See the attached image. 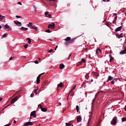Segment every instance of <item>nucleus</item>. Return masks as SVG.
<instances>
[{
	"label": "nucleus",
	"instance_id": "obj_1",
	"mask_svg": "<svg viewBox=\"0 0 126 126\" xmlns=\"http://www.w3.org/2000/svg\"><path fill=\"white\" fill-rule=\"evenodd\" d=\"M19 98V96H17L14 98L12 99V100H11V104H14V103H15V102H16V101H17V100H18Z\"/></svg>",
	"mask_w": 126,
	"mask_h": 126
},
{
	"label": "nucleus",
	"instance_id": "obj_2",
	"mask_svg": "<svg viewBox=\"0 0 126 126\" xmlns=\"http://www.w3.org/2000/svg\"><path fill=\"white\" fill-rule=\"evenodd\" d=\"M55 23H52V24H50L48 25V28L49 29H55Z\"/></svg>",
	"mask_w": 126,
	"mask_h": 126
},
{
	"label": "nucleus",
	"instance_id": "obj_3",
	"mask_svg": "<svg viewBox=\"0 0 126 126\" xmlns=\"http://www.w3.org/2000/svg\"><path fill=\"white\" fill-rule=\"evenodd\" d=\"M117 123V117H115L111 122L112 125H115Z\"/></svg>",
	"mask_w": 126,
	"mask_h": 126
},
{
	"label": "nucleus",
	"instance_id": "obj_4",
	"mask_svg": "<svg viewBox=\"0 0 126 126\" xmlns=\"http://www.w3.org/2000/svg\"><path fill=\"white\" fill-rule=\"evenodd\" d=\"M31 117H34V118H36V111L34 110L31 112Z\"/></svg>",
	"mask_w": 126,
	"mask_h": 126
},
{
	"label": "nucleus",
	"instance_id": "obj_5",
	"mask_svg": "<svg viewBox=\"0 0 126 126\" xmlns=\"http://www.w3.org/2000/svg\"><path fill=\"white\" fill-rule=\"evenodd\" d=\"M126 54V46L125 47L124 50L120 51V55H124Z\"/></svg>",
	"mask_w": 126,
	"mask_h": 126
},
{
	"label": "nucleus",
	"instance_id": "obj_6",
	"mask_svg": "<svg viewBox=\"0 0 126 126\" xmlns=\"http://www.w3.org/2000/svg\"><path fill=\"white\" fill-rule=\"evenodd\" d=\"M116 37H117V38H118V39H120L121 38H123L124 36H123V33H120V35L118 34H116Z\"/></svg>",
	"mask_w": 126,
	"mask_h": 126
},
{
	"label": "nucleus",
	"instance_id": "obj_7",
	"mask_svg": "<svg viewBox=\"0 0 126 126\" xmlns=\"http://www.w3.org/2000/svg\"><path fill=\"white\" fill-rule=\"evenodd\" d=\"M41 75H39L37 77V79H36V84H39V83H40V78L41 77Z\"/></svg>",
	"mask_w": 126,
	"mask_h": 126
},
{
	"label": "nucleus",
	"instance_id": "obj_8",
	"mask_svg": "<svg viewBox=\"0 0 126 126\" xmlns=\"http://www.w3.org/2000/svg\"><path fill=\"white\" fill-rule=\"evenodd\" d=\"M14 22L15 24H16L19 27H20L22 25L21 22H20L19 21L16 22V21H14Z\"/></svg>",
	"mask_w": 126,
	"mask_h": 126
},
{
	"label": "nucleus",
	"instance_id": "obj_9",
	"mask_svg": "<svg viewBox=\"0 0 126 126\" xmlns=\"http://www.w3.org/2000/svg\"><path fill=\"white\" fill-rule=\"evenodd\" d=\"M82 118L80 117V116H77V121L78 123H80V122H81Z\"/></svg>",
	"mask_w": 126,
	"mask_h": 126
},
{
	"label": "nucleus",
	"instance_id": "obj_10",
	"mask_svg": "<svg viewBox=\"0 0 126 126\" xmlns=\"http://www.w3.org/2000/svg\"><path fill=\"white\" fill-rule=\"evenodd\" d=\"M64 40L66 42H69L71 40V38L70 37H67Z\"/></svg>",
	"mask_w": 126,
	"mask_h": 126
},
{
	"label": "nucleus",
	"instance_id": "obj_11",
	"mask_svg": "<svg viewBox=\"0 0 126 126\" xmlns=\"http://www.w3.org/2000/svg\"><path fill=\"white\" fill-rule=\"evenodd\" d=\"M122 26H120L118 28H117L116 30H115V31L116 32H118L119 31H120L122 29Z\"/></svg>",
	"mask_w": 126,
	"mask_h": 126
},
{
	"label": "nucleus",
	"instance_id": "obj_12",
	"mask_svg": "<svg viewBox=\"0 0 126 126\" xmlns=\"http://www.w3.org/2000/svg\"><path fill=\"white\" fill-rule=\"evenodd\" d=\"M30 29H34V30H35V31H38V29L36 27H31Z\"/></svg>",
	"mask_w": 126,
	"mask_h": 126
},
{
	"label": "nucleus",
	"instance_id": "obj_13",
	"mask_svg": "<svg viewBox=\"0 0 126 126\" xmlns=\"http://www.w3.org/2000/svg\"><path fill=\"white\" fill-rule=\"evenodd\" d=\"M101 50L98 48V49H96L95 53L97 55V54H99V53H101Z\"/></svg>",
	"mask_w": 126,
	"mask_h": 126
},
{
	"label": "nucleus",
	"instance_id": "obj_14",
	"mask_svg": "<svg viewBox=\"0 0 126 126\" xmlns=\"http://www.w3.org/2000/svg\"><path fill=\"white\" fill-rule=\"evenodd\" d=\"M41 110L42 111V112H47V108H41Z\"/></svg>",
	"mask_w": 126,
	"mask_h": 126
},
{
	"label": "nucleus",
	"instance_id": "obj_15",
	"mask_svg": "<svg viewBox=\"0 0 126 126\" xmlns=\"http://www.w3.org/2000/svg\"><path fill=\"white\" fill-rule=\"evenodd\" d=\"M64 67V65L63 64H61L60 65V69H63Z\"/></svg>",
	"mask_w": 126,
	"mask_h": 126
},
{
	"label": "nucleus",
	"instance_id": "obj_16",
	"mask_svg": "<svg viewBox=\"0 0 126 126\" xmlns=\"http://www.w3.org/2000/svg\"><path fill=\"white\" fill-rule=\"evenodd\" d=\"M113 78L112 76H109L108 77V79L107 81H111V80H113Z\"/></svg>",
	"mask_w": 126,
	"mask_h": 126
},
{
	"label": "nucleus",
	"instance_id": "obj_17",
	"mask_svg": "<svg viewBox=\"0 0 126 126\" xmlns=\"http://www.w3.org/2000/svg\"><path fill=\"white\" fill-rule=\"evenodd\" d=\"M27 124H28V126H33L34 124L33 123L30 122H27Z\"/></svg>",
	"mask_w": 126,
	"mask_h": 126
},
{
	"label": "nucleus",
	"instance_id": "obj_18",
	"mask_svg": "<svg viewBox=\"0 0 126 126\" xmlns=\"http://www.w3.org/2000/svg\"><path fill=\"white\" fill-rule=\"evenodd\" d=\"M94 101H95V98H94V99L93 100V102L92 103V107L93 108V109L94 108Z\"/></svg>",
	"mask_w": 126,
	"mask_h": 126
},
{
	"label": "nucleus",
	"instance_id": "obj_19",
	"mask_svg": "<svg viewBox=\"0 0 126 126\" xmlns=\"http://www.w3.org/2000/svg\"><path fill=\"white\" fill-rule=\"evenodd\" d=\"M75 88H76V85H75L72 89L71 90V91L69 92V94L71 93L72 92L73 90H75Z\"/></svg>",
	"mask_w": 126,
	"mask_h": 126
},
{
	"label": "nucleus",
	"instance_id": "obj_20",
	"mask_svg": "<svg viewBox=\"0 0 126 126\" xmlns=\"http://www.w3.org/2000/svg\"><path fill=\"white\" fill-rule=\"evenodd\" d=\"M39 89V88L38 87H36V89L34 91V93L35 94V95H37V90Z\"/></svg>",
	"mask_w": 126,
	"mask_h": 126
},
{
	"label": "nucleus",
	"instance_id": "obj_21",
	"mask_svg": "<svg viewBox=\"0 0 126 126\" xmlns=\"http://www.w3.org/2000/svg\"><path fill=\"white\" fill-rule=\"evenodd\" d=\"M33 25V23L30 22L29 24L28 25V27H32Z\"/></svg>",
	"mask_w": 126,
	"mask_h": 126
},
{
	"label": "nucleus",
	"instance_id": "obj_22",
	"mask_svg": "<svg viewBox=\"0 0 126 126\" xmlns=\"http://www.w3.org/2000/svg\"><path fill=\"white\" fill-rule=\"evenodd\" d=\"M58 87H63V83H60L58 85Z\"/></svg>",
	"mask_w": 126,
	"mask_h": 126
},
{
	"label": "nucleus",
	"instance_id": "obj_23",
	"mask_svg": "<svg viewBox=\"0 0 126 126\" xmlns=\"http://www.w3.org/2000/svg\"><path fill=\"white\" fill-rule=\"evenodd\" d=\"M109 57L110 58V62H111L112 61V60H113V57H112V56L111 54L109 55Z\"/></svg>",
	"mask_w": 126,
	"mask_h": 126
},
{
	"label": "nucleus",
	"instance_id": "obj_24",
	"mask_svg": "<svg viewBox=\"0 0 126 126\" xmlns=\"http://www.w3.org/2000/svg\"><path fill=\"white\" fill-rule=\"evenodd\" d=\"M5 17V16H2L0 14V21H1L3 18Z\"/></svg>",
	"mask_w": 126,
	"mask_h": 126
},
{
	"label": "nucleus",
	"instance_id": "obj_25",
	"mask_svg": "<svg viewBox=\"0 0 126 126\" xmlns=\"http://www.w3.org/2000/svg\"><path fill=\"white\" fill-rule=\"evenodd\" d=\"M4 28H7V29H9L10 28V27H9V26H8V25L6 24V25L4 26Z\"/></svg>",
	"mask_w": 126,
	"mask_h": 126
},
{
	"label": "nucleus",
	"instance_id": "obj_26",
	"mask_svg": "<svg viewBox=\"0 0 126 126\" xmlns=\"http://www.w3.org/2000/svg\"><path fill=\"white\" fill-rule=\"evenodd\" d=\"M80 64H82V62H80L77 63V67L79 66Z\"/></svg>",
	"mask_w": 126,
	"mask_h": 126
},
{
	"label": "nucleus",
	"instance_id": "obj_27",
	"mask_svg": "<svg viewBox=\"0 0 126 126\" xmlns=\"http://www.w3.org/2000/svg\"><path fill=\"white\" fill-rule=\"evenodd\" d=\"M76 111L77 113L79 112V106L78 105L76 106Z\"/></svg>",
	"mask_w": 126,
	"mask_h": 126
},
{
	"label": "nucleus",
	"instance_id": "obj_28",
	"mask_svg": "<svg viewBox=\"0 0 126 126\" xmlns=\"http://www.w3.org/2000/svg\"><path fill=\"white\" fill-rule=\"evenodd\" d=\"M85 78H86V79H88V78H89V74L87 73L85 75Z\"/></svg>",
	"mask_w": 126,
	"mask_h": 126
},
{
	"label": "nucleus",
	"instance_id": "obj_29",
	"mask_svg": "<svg viewBox=\"0 0 126 126\" xmlns=\"http://www.w3.org/2000/svg\"><path fill=\"white\" fill-rule=\"evenodd\" d=\"M27 41H28L29 44H30L31 43V39H30L29 38H27Z\"/></svg>",
	"mask_w": 126,
	"mask_h": 126
},
{
	"label": "nucleus",
	"instance_id": "obj_30",
	"mask_svg": "<svg viewBox=\"0 0 126 126\" xmlns=\"http://www.w3.org/2000/svg\"><path fill=\"white\" fill-rule=\"evenodd\" d=\"M65 125H66L65 126H71V123H65Z\"/></svg>",
	"mask_w": 126,
	"mask_h": 126
},
{
	"label": "nucleus",
	"instance_id": "obj_31",
	"mask_svg": "<svg viewBox=\"0 0 126 126\" xmlns=\"http://www.w3.org/2000/svg\"><path fill=\"white\" fill-rule=\"evenodd\" d=\"M45 32L47 33H51V30H50V29H47L45 31Z\"/></svg>",
	"mask_w": 126,
	"mask_h": 126
},
{
	"label": "nucleus",
	"instance_id": "obj_32",
	"mask_svg": "<svg viewBox=\"0 0 126 126\" xmlns=\"http://www.w3.org/2000/svg\"><path fill=\"white\" fill-rule=\"evenodd\" d=\"M122 122L126 121V117L123 118L122 119Z\"/></svg>",
	"mask_w": 126,
	"mask_h": 126
},
{
	"label": "nucleus",
	"instance_id": "obj_33",
	"mask_svg": "<svg viewBox=\"0 0 126 126\" xmlns=\"http://www.w3.org/2000/svg\"><path fill=\"white\" fill-rule=\"evenodd\" d=\"M6 36H7V33H4L3 35L2 38H5V37H6Z\"/></svg>",
	"mask_w": 126,
	"mask_h": 126
},
{
	"label": "nucleus",
	"instance_id": "obj_34",
	"mask_svg": "<svg viewBox=\"0 0 126 126\" xmlns=\"http://www.w3.org/2000/svg\"><path fill=\"white\" fill-rule=\"evenodd\" d=\"M75 40V38H73L72 40H70V43H73V42H74V40Z\"/></svg>",
	"mask_w": 126,
	"mask_h": 126
},
{
	"label": "nucleus",
	"instance_id": "obj_35",
	"mask_svg": "<svg viewBox=\"0 0 126 126\" xmlns=\"http://www.w3.org/2000/svg\"><path fill=\"white\" fill-rule=\"evenodd\" d=\"M25 49H27V47H28V44H27L24 46Z\"/></svg>",
	"mask_w": 126,
	"mask_h": 126
},
{
	"label": "nucleus",
	"instance_id": "obj_36",
	"mask_svg": "<svg viewBox=\"0 0 126 126\" xmlns=\"http://www.w3.org/2000/svg\"><path fill=\"white\" fill-rule=\"evenodd\" d=\"M82 63H85V59H82Z\"/></svg>",
	"mask_w": 126,
	"mask_h": 126
},
{
	"label": "nucleus",
	"instance_id": "obj_37",
	"mask_svg": "<svg viewBox=\"0 0 126 126\" xmlns=\"http://www.w3.org/2000/svg\"><path fill=\"white\" fill-rule=\"evenodd\" d=\"M38 108H40V109H41L42 108H43V107H42V105L39 104V105H38Z\"/></svg>",
	"mask_w": 126,
	"mask_h": 126
},
{
	"label": "nucleus",
	"instance_id": "obj_38",
	"mask_svg": "<svg viewBox=\"0 0 126 126\" xmlns=\"http://www.w3.org/2000/svg\"><path fill=\"white\" fill-rule=\"evenodd\" d=\"M71 57V54H69V56H68V60H70V57Z\"/></svg>",
	"mask_w": 126,
	"mask_h": 126
},
{
	"label": "nucleus",
	"instance_id": "obj_39",
	"mask_svg": "<svg viewBox=\"0 0 126 126\" xmlns=\"http://www.w3.org/2000/svg\"><path fill=\"white\" fill-rule=\"evenodd\" d=\"M16 18H21V16H17V15H16Z\"/></svg>",
	"mask_w": 126,
	"mask_h": 126
},
{
	"label": "nucleus",
	"instance_id": "obj_40",
	"mask_svg": "<svg viewBox=\"0 0 126 126\" xmlns=\"http://www.w3.org/2000/svg\"><path fill=\"white\" fill-rule=\"evenodd\" d=\"M21 30H25V28H24V27H22L21 28Z\"/></svg>",
	"mask_w": 126,
	"mask_h": 126
},
{
	"label": "nucleus",
	"instance_id": "obj_41",
	"mask_svg": "<svg viewBox=\"0 0 126 126\" xmlns=\"http://www.w3.org/2000/svg\"><path fill=\"white\" fill-rule=\"evenodd\" d=\"M48 14H49V12L47 11L45 13V15L47 16Z\"/></svg>",
	"mask_w": 126,
	"mask_h": 126
},
{
	"label": "nucleus",
	"instance_id": "obj_42",
	"mask_svg": "<svg viewBox=\"0 0 126 126\" xmlns=\"http://www.w3.org/2000/svg\"><path fill=\"white\" fill-rule=\"evenodd\" d=\"M49 18H52V15L51 14H48V17Z\"/></svg>",
	"mask_w": 126,
	"mask_h": 126
},
{
	"label": "nucleus",
	"instance_id": "obj_43",
	"mask_svg": "<svg viewBox=\"0 0 126 126\" xmlns=\"http://www.w3.org/2000/svg\"><path fill=\"white\" fill-rule=\"evenodd\" d=\"M98 76V73L95 72V76L97 77V76Z\"/></svg>",
	"mask_w": 126,
	"mask_h": 126
},
{
	"label": "nucleus",
	"instance_id": "obj_44",
	"mask_svg": "<svg viewBox=\"0 0 126 126\" xmlns=\"http://www.w3.org/2000/svg\"><path fill=\"white\" fill-rule=\"evenodd\" d=\"M33 96H34V94H33V93H32V94H31V97H32V98H33Z\"/></svg>",
	"mask_w": 126,
	"mask_h": 126
},
{
	"label": "nucleus",
	"instance_id": "obj_45",
	"mask_svg": "<svg viewBox=\"0 0 126 126\" xmlns=\"http://www.w3.org/2000/svg\"><path fill=\"white\" fill-rule=\"evenodd\" d=\"M17 4H20V5H22V3H21V2H18Z\"/></svg>",
	"mask_w": 126,
	"mask_h": 126
},
{
	"label": "nucleus",
	"instance_id": "obj_46",
	"mask_svg": "<svg viewBox=\"0 0 126 126\" xmlns=\"http://www.w3.org/2000/svg\"><path fill=\"white\" fill-rule=\"evenodd\" d=\"M12 59H14V57H11L9 59L10 61H12Z\"/></svg>",
	"mask_w": 126,
	"mask_h": 126
},
{
	"label": "nucleus",
	"instance_id": "obj_47",
	"mask_svg": "<svg viewBox=\"0 0 126 126\" xmlns=\"http://www.w3.org/2000/svg\"><path fill=\"white\" fill-rule=\"evenodd\" d=\"M53 51H54V50L51 49V50H50L48 51V52H49V53H52V52H53Z\"/></svg>",
	"mask_w": 126,
	"mask_h": 126
},
{
	"label": "nucleus",
	"instance_id": "obj_48",
	"mask_svg": "<svg viewBox=\"0 0 126 126\" xmlns=\"http://www.w3.org/2000/svg\"><path fill=\"white\" fill-rule=\"evenodd\" d=\"M10 125H11L10 123H9V124H8L5 125L4 126H10Z\"/></svg>",
	"mask_w": 126,
	"mask_h": 126
},
{
	"label": "nucleus",
	"instance_id": "obj_49",
	"mask_svg": "<svg viewBox=\"0 0 126 126\" xmlns=\"http://www.w3.org/2000/svg\"><path fill=\"white\" fill-rule=\"evenodd\" d=\"M64 44L66 45V46H67V45H68V42H67V41H66L65 42H64Z\"/></svg>",
	"mask_w": 126,
	"mask_h": 126
},
{
	"label": "nucleus",
	"instance_id": "obj_50",
	"mask_svg": "<svg viewBox=\"0 0 126 126\" xmlns=\"http://www.w3.org/2000/svg\"><path fill=\"white\" fill-rule=\"evenodd\" d=\"M100 93V92H98L97 93V94H95V97H97V96L98 95V94Z\"/></svg>",
	"mask_w": 126,
	"mask_h": 126
},
{
	"label": "nucleus",
	"instance_id": "obj_51",
	"mask_svg": "<svg viewBox=\"0 0 126 126\" xmlns=\"http://www.w3.org/2000/svg\"><path fill=\"white\" fill-rule=\"evenodd\" d=\"M106 25L107 26H109L110 25V24L108 22H106Z\"/></svg>",
	"mask_w": 126,
	"mask_h": 126
},
{
	"label": "nucleus",
	"instance_id": "obj_52",
	"mask_svg": "<svg viewBox=\"0 0 126 126\" xmlns=\"http://www.w3.org/2000/svg\"><path fill=\"white\" fill-rule=\"evenodd\" d=\"M34 63H36V64L38 63V62L37 61H34Z\"/></svg>",
	"mask_w": 126,
	"mask_h": 126
},
{
	"label": "nucleus",
	"instance_id": "obj_53",
	"mask_svg": "<svg viewBox=\"0 0 126 126\" xmlns=\"http://www.w3.org/2000/svg\"><path fill=\"white\" fill-rule=\"evenodd\" d=\"M34 10L35 12H37V8L36 7H34Z\"/></svg>",
	"mask_w": 126,
	"mask_h": 126
},
{
	"label": "nucleus",
	"instance_id": "obj_54",
	"mask_svg": "<svg viewBox=\"0 0 126 126\" xmlns=\"http://www.w3.org/2000/svg\"><path fill=\"white\" fill-rule=\"evenodd\" d=\"M27 30H28V28H25L24 31H27Z\"/></svg>",
	"mask_w": 126,
	"mask_h": 126
},
{
	"label": "nucleus",
	"instance_id": "obj_55",
	"mask_svg": "<svg viewBox=\"0 0 126 126\" xmlns=\"http://www.w3.org/2000/svg\"><path fill=\"white\" fill-rule=\"evenodd\" d=\"M24 126H28V124H27V123H26V124H25L24 125Z\"/></svg>",
	"mask_w": 126,
	"mask_h": 126
},
{
	"label": "nucleus",
	"instance_id": "obj_56",
	"mask_svg": "<svg viewBox=\"0 0 126 126\" xmlns=\"http://www.w3.org/2000/svg\"><path fill=\"white\" fill-rule=\"evenodd\" d=\"M111 83H112V84H114V83H115V82H114V80H113L111 82Z\"/></svg>",
	"mask_w": 126,
	"mask_h": 126
},
{
	"label": "nucleus",
	"instance_id": "obj_57",
	"mask_svg": "<svg viewBox=\"0 0 126 126\" xmlns=\"http://www.w3.org/2000/svg\"><path fill=\"white\" fill-rule=\"evenodd\" d=\"M117 19V16H116V17H115V18H114L115 21H116Z\"/></svg>",
	"mask_w": 126,
	"mask_h": 126
},
{
	"label": "nucleus",
	"instance_id": "obj_58",
	"mask_svg": "<svg viewBox=\"0 0 126 126\" xmlns=\"http://www.w3.org/2000/svg\"><path fill=\"white\" fill-rule=\"evenodd\" d=\"M16 123H17L16 121L14 120V122H13L14 125H15V124H16Z\"/></svg>",
	"mask_w": 126,
	"mask_h": 126
},
{
	"label": "nucleus",
	"instance_id": "obj_59",
	"mask_svg": "<svg viewBox=\"0 0 126 126\" xmlns=\"http://www.w3.org/2000/svg\"><path fill=\"white\" fill-rule=\"evenodd\" d=\"M57 49H58V45L56 46V47H55V50L56 51V50H57Z\"/></svg>",
	"mask_w": 126,
	"mask_h": 126
},
{
	"label": "nucleus",
	"instance_id": "obj_60",
	"mask_svg": "<svg viewBox=\"0 0 126 126\" xmlns=\"http://www.w3.org/2000/svg\"><path fill=\"white\" fill-rule=\"evenodd\" d=\"M2 101V98L0 97V102H1Z\"/></svg>",
	"mask_w": 126,
	"mask_h": 126
},
{
	"label": "nucleus",
	"instance_id": "obj_61",
	"mask_svg": "<svg viewBox=\"0 0 126 126\" xmlns=\"http://www.w3.org/2000/svg\"><path fill=\"white\" fill-rule=\"evenodd\" d=\"M113 80H115L116 81H117V80H118V79H117V78H114V79H113Z\"/></svg>",
	"mask_w": 126,
	"mask_h": 126
},
{
	"label": "nucleus",
	"instance_id": "obj_62",
	"mask_svg": "<svg viewBox=\"0 0 126 126\" xmlns=\"http://www.w3.org/2000/svg\"><path fill=\"white\" fill-rule=\"evenodd\" d=\"M124 109H125V111H126V105H125Z\"/></svg>",
	"mask_w": 126,
	"mask_h": 126
},
{
	"label": "nucleus",
	"instance_id": "obj_63",
	"mask_svg": "<svg viewBox=\"0 0 126 126\" xmlns=\"http://www.w3.org/2000/svg\"><path fill=\"white\" fill-rule=\"evenodd\" d=\"M113 15H115V16H117V14H116V13H114Z\"/></svg>",
	"mask_w": 126,
	"mask_h": 126
},
{
	"label": "nucleus",
	"instance_id": "obj_64",
	"mask_svg": "<svg viewBox=\"0 0 126 126\" xmlns=\"http://www.w3.org/2000/svg\"><path fill=\"white\" fill-rule=\"evenodd\" d=\"M100 123V122L98 121V123H97V126H98V125H99V124Z\"/></svg>",
	"mask_w": 126,
	"mask_h": 126
}]
</instances>
